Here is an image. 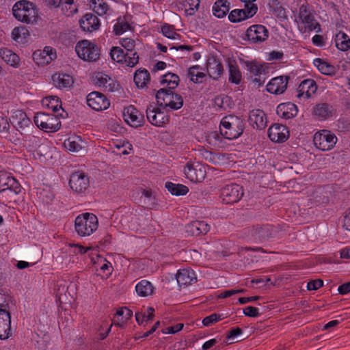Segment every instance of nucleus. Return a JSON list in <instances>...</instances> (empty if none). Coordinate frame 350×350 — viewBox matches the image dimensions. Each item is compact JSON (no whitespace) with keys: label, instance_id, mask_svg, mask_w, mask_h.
<instances>
[{"label":"nucleus","instance_id":"nucleus-55","mask_svg":"<svg viewBox=\"0 0 350 350\" xmlns=\"http://www.w3.org/2000/svg\"><path fill=\"white\" fill-rule=\"evenodd\" d=\"M221 319V314L213 313L205 317L202 320V323L204 326L209 327Z\"/></svg>","mask_w":350,"mask_h":350},{"label":"nucleus","instance_id":"nucleus-51","mask_svg":"<svg viewBox=\"0 0 350 350\" xmlns=\"http://www.w3.org/2000/svg\"><path fill=\"white\" fill-rule=\"evenodd\" d=\"M108 5L103 0H94L93 2V10L98 15L106 14Z\"/></svg>","mask_w":350,"mask_h":350},{"label":"nucleus","instance_id":"nucleus-50","mask_svg":"<svg viewBox=\"0 0 350 350\" xmlns=\"http://www.w3.org/2000/svg\"><path fill=\"white\" fill-rule=\"evenodd\" d=\"M42 104L51 109L53 112H57L61 107V102L55 96H49L42 100Z\"/></svg>","mask_w":350,"mask_h":350},{"label":"nucleus","instance_id":"nucleus-20","mask_svg":"<svg viewBox=\"0 0 350 350\" xmlns=\"http://www.w3.org/2000/svg\"><path fill=\"white\" fill-rule=\"evenodd\" d=\"M124 118L129 125L135 128L141 126L144 122L143 115L131 105L124 109Z\"/></svg>","mask_w":350,"mask_h":350},{"label":"nucleus","instance_id":"nucleus-16","mask_svg":"<svg viewBox=\"0 0 350 350\" xmlns=\"http://www.w3.org/2000/svg\"><path fill=\"white\" fill-rule=\"evenodd\" d=\"M246 36L253 43H260L267 39L268 31L262 25H254L247 29Z\"/></svg>","mask_w":350,"mask_h":350},{"label":"nucleus","instance_id":"nucleus-35","mask_svg":"<svg viewBox=\"0 0 350 350\" xmlns=\"http://www.w3.org/2000/svg\"><path fill=\"white\" fill-rule=\"evenodd\" d=\"M140 202L144 207L152 209L157 205V200L150 190L142 189Z\"/></svg>","mask_w":350,"mask_h":350},{"label":"nucleus","instance_id":"nucleus-19","mask_svg":"<svg viewBox=\"0 0 350 350\" xmlns=\"http://www.w3.org/2000/svg\"><path fill=\"white\" fill-rule=\"evenodd\" d=\"M268 136L272 142L281 143L288 139L289 132L286 126L275 124L269 129Z\"/></svg>","mask_w":350,"mask_h":350},{"label":"nucleus","instance_id":"nucleus-32","mask_svg":"<svg viewBox=\"0 0 350 350\" xmlns=\"http://www.w3.org/2000/svg\"><path fill=\"white\" fill-rule=\"evenodd\" d=\"M11 122L14 126L19 128L28 126L31 124V121L26 113L21 110H16L12 113Z\"/></svg>","mask_w":350,"mask_h":350},{"label":"nucleus","instance_id":"nucleus-39","mask_svg":"<svg viewBox=\"0 0 350 350\" xmlns=\"http://www.w3.org/2000/svg\"><path fill=\"white\" fill-rule=\"evenodd\" d=\"M29 36V32L25 27H15L12 31V38L18 43H25Z\"/></svg>","mask_w":350,"mask_h":350},{"label":"nucleus","instance_id":"nucleus-12","mask_svg":"<svg viewBox=\"0 0 350 350\" xmlns=\"http://www.w3.org/2000/svg\"><path fill=\"white\" fill-rule=\"evenodd\" d=\"M245 65L247 70L255 77L254 82L258 83V85L264 84L268 72V67L257 62H246Z\"/></svg>","mask_w":350,"mask_h":350},{"label":"nucleus","instance_id":"nucleus-31","mask_svg":"<svg viewBox=\"0 0 350 350\" xmlns=\"http://www.w3.org/2000/svg\"><path fill=\"white\" fill-rule=\"evenodd\" d=\"M297 113V106L292 103H281L277 107V114L283 118L290 119Z\"/></svg>","mask_w":350,"mask_h":350},{"label":"nucleus","instance_id":"nucleus-1","mask_svg":"<svg viewBox=\"0 0 350 350\" xmlns=\"http://www.w3.org/2000/svg\"><path fill=\"white\" fill-rule=\"evenodd\" d=\"M98 226V218L93 213H85L75 218V230L79 236L86 237L91 235L96 230Z\"/></svg>","mask_w":350,"mask_h":350},{"label":"nucleus","instance_id":"nucleus-42","mask_svg":"<svg viewBox=\"0 0 350 350\" xmlns=\"http://www.w3.org/2000/svg\"><path fill=\"white\" fill-rule=\"evenodd\" d=\"M165 188L172 195L175 196H184L189 191V189L187 186L181 184H175L172 182H167L165 183Z\"/></svg>","mask_w":350,"mask_h":350},{"label":"nucleus","instance_id":"nucleus-47","mask_svg":"<svg viewBox=\"0 0 350 350\" xmlns=\"http://www.w3.org/2000/svg\"><path fill=\"white\" fill-rule=\"evenodd\" d=\"M242 79L241 73L237 66L230 64H229V81L239 84Z\"/></svg>","mask_w":350,"mask_h":350},{"label":"nucleus","instance_id":"nucleus-4","mask_svg":"<svg viewBox=\"0 0 350 350\" xmlns=\"http://www.w3.org/2000/svg\"><path fill=\"white\" fill-rule=\"evenodd\" d=\"M156 99L159 106L170 107L174 110L179 109L183 105V99L180 94L165 88H161L157 91Z\"/></svg>","mask_w":350,"mask_h":350},{"label":"nucleus","instance_id":"nucleus-14","mask_svg":"<svg viewBox=\"0 0 350 350\" xmlns=\"http://www.w3.org/2000/svg\"><path fill=\"white\" fill-rule=\"evenodd\" d=\"M146 117L148 121L156 126H161L169 122V118L165 112L152 105L147 107Z\"/></svg>","mask_w":350,"mask_h":350},{"label":"nucleus","instance_id":"nucleus-10","mask_svg":"<svg viewBox=\"0 0 350 350\" xmlns=\"http://www.w3.org/2000/svg\"><path fill=\"white\" fill-rule=\"evenodd\" d=\"M111 59L118 63L124 62L126 66L133 67L139 61V56L137 53H132V56L129 53L124 54V51L120 47H113L110 51Z\"/></svg>","mask_w":350,"mask_h":350},{"label":"nucleus","instance_id":"nucleus-60","mask_svg":"<svg viewBox=\"0 0 350 350\" xmlns=\"http://www.w3.org/2000/svg\"><path fill=\"white\" fill-rule=\"evenodd\" d=\"M323 285V281L321 279L310 281L307 284V288L309 291L317 290Z\"/></svg>","mask_w":350,"mask_h":350},{"label":"nucleus","instance_id":"nucleus-25","mask_svg":"<svg viewBox=\"0 0 350 350\" xmlns=\"http://www.w3.org/2000/svg\"><path fill=\"white\" fill-rule=\"evenodd\" d=\"M317 90V84L313 79L304 80L298 87L297 96L298 98L304 96L308 98L316 92Z\"/></svg>","mask_w":350,"mask_h":350},{"label":"nucleus","instance_id":"nucleus-7","mask_svg":"<svg viewBox=\"0 0 350 350\" xmlns=\"http://www.w3.org/2000/svg\"><path fill=\"white\" fill-rule=\"evenodd\" d=\"M299 17L303 25V26H301V29L304 32H309L312 31H316L317 32L321 31V29L320 24L317 22L314 15L308 10L307 5H302L300 7Z\"/></svg>","mask_w":350,"mask_h":350},{"label":"nucleus","instance_id":"nucleus-46","mask_svg":"<svg viewBox=\"0 0 350 350\" xmlns=\"http://www.w3.org/2000/svg\"><path fill=\"white\" fill-rule=\"evenodd\" d=\"M202 68L200 66H193L191 67L188 70V76L190 77L191 80L196 83H202L204 78L205 77V74L200 71Z\"/></svg>","mask_w":350,"mask_h":350},{"label":"nucleus","instance_id":"nucleus-45","mask_svg":"<svg viewBox=\"0 0 350 350\" xmlns=\"http://www.w3.org/2000/svg\"><path fill=\"white\" fill-rule=\"evenodd\" d=\"M149 72L146 70H138L134 75V81L138 88H144L149 81Z\"/></svg>","mask_w":350,"mask_h":350},{"label":"nucleus","instance_id":"nucleus-8","mask_svg":"<svg viewBox=\"0 0 350 350\" xmlns=\"http://www.w3.org/2000/svg\"><path fill=\"white\" fill-rule=\"evenodd\" d=\"M314 144L319 150L326 151L332 149L337 142V137L329 131L323 130L315 133Z\"/></svg>","mask_w":350,"mask_h":350},{"label":"nucleus","instance_id":"nucleus-22","mask_svg":"<svg viewBox=\"0 0 350 350\" xmlns=\"http://www.w3.org/2000/svg\"><path fill=\"white\" fill-rule=\"evenodd\" d=\"M33 58L38 64H48L56 58V53L51 46H45L42 51H36Z\"/></svg>","mask_w":350,"mask_h":350},{"label":"nucleus","instance_id":"nucleus-54","mask_svg":"<svg viewBox=\"0 0 350 350\" xmlns=\"http://www.w3.org/2000/svg\"><path fill=\"white\" fill-rule=\"evenodd\" d=\"M49 153V147L44 143H40L33 151V155L35 157H38L40 159L41 157H45Z\"/></svg>","mask_w":350,"mask_h":350},{"label":"nucleus","instance_id":"nucleus-18","mask_svg":"<svg viewBox=\"0 0 350 350\" xmlns=\"http://www.w3.org/2000/svg\"><path fill=\"white\" fill-rule=\"evenodd\" d=\"M94 81L96 85L109 92H114L119 87V84L116 81L103 72L96 73Z\"/></svg>","mask_w":350,"mask_h":350},{"label":"nucleus","instance_id":"nucleus-40","mask_svg":"<svg viewBox=\"0 0 350 350\" xmlns=\"http://www.w3.org/2000/svg\"><path fill=\"white\" fill-rule=\"evenodd\" d=\"M313 113L315 116L325 119L332 114V107L327 103L317 104L313 109Z\"/></svg>","mask_w":350,"mask_h":350},{"label":"nucleus","instance_id":"nucleus-48","mask_svg":"<svg viewBox=\"0 0 350 350\" xmlns=\"http://www.w3.org/2000/svg\"><path fill=\"white\" fill-rule=\"evenodd\" d=\"M42 139L38 137L33 135H29L24 139V146L29 150V151L33 152L39 144L41 143Z\"/></svg>","mask_w":350,"mask_h":350},{"label":"nucleus","instance_id":"nucleus-53","mask_svg":"<svg viewBox=\"0 0 350 350\" xmlns=\"http://www.w3.org/2000/svg\"><path fill=\"white\" fill-rule=\"evenodd\" d=\"M130 25L124 21H118L113 27V31L116 35L122 34L124 32L129 29Z\"/></svg>","mask_w":350,"mask_h":350},{"label":"nucleus","instance_id":"nucleus-49","mask_svg":"<svg viewBox=\"0 0 350 350\" xmlns=\"http://www.w3.org/2000/svg\"><path fill=\"white\" fill-rule=\"evenodd\" d=\"M116 314L118 317H122V319H118V323L115 324L120 327H123L124 323L132 317L133 312L127 308H122L116 312Z\"/></svg>","mask_w":350,"mask_h":350},{"label":"nucleus","instance_id":"nucleus-33","mask_svg":"<svg viewBox=\"0 0 350 350\" xmlns=\"http://www.w3.org/2000/svg\"><path fill=\"white\" fill-rule=\"evenodd\" d=\"M0 56L1 59L10 66L17 68L20 64L18 56L8 49H0Z\"/></svg>","mask_w":350,"mask_h":350},{"label":"nucleus","instance_id":"nucleus-23","mask_svg":"<svg viewBox=\"0 0 350 350\" xmlns=\"http://www.w3.org/2000/svg\"><path fill=\"white\" fill-rule=\"evenodd\" d=\"M252 237L257 241H265L273 236V229L269 225L256 226L250 231Z\"/></svg>","mask_w":350,"mask_h":350},{"label":"nucleus","instance_id":"nucleus-59","mask_svg":"<svg viewBox=\"0 0 350 350\" xmlns=\"http://www.w3.org/2000/svg\"><path fill=\"white\" fill-rule=\"evenodd\" d=\"M243 314L250 317H256L259 316L258 309L253 306H247L243 310Z\"/></svg>","mask_w":350,"mask_h":350},{"label":"nucleus","instance_id":"nucleus-11","mask_svg":"<svg viewBox=\"0 0 350 350\" xmlns=\"http://www.w3.org/2000/svg\"><path fill=\"white\" fill-rule=\"evenodd\" d=\"M184 173L186 177L192 182H201L206 176L205 167L200 163H188L185 166Z\"/></svg>","mask_w":350,"mask_h":350},{"label":"nucleus","instance_id":"nucleus-13","mask_svg":"<svg viewBox=\"0 0 350 350\" xmlns=\"http://www.w3.org/2000/svg\"><path fill=\"white\" fill-rule=\"evenodd\" d=\"M256 4H245V9H235L229 14L228 18L232 23H238L252 17L257 12Z\"/></svg>","mask_w":350,"mask_h":350},{"label":"nucleus","instance_id":"nucleus-2","mask_svg":"<svg viewBox=\"0 0 350 350\" xmlns=\"http://www.w3.org/2000/svg\"><path fill=\"white\" fill-rule=\"evenodd\" d=\"M219 129L221 134L225 138L228 139H237L243 133V122L237 117H225L221 122Z\"/></svg>","mask_w":350,"mask_h":350},{"label":"nucleus","instance_id":"nucleus-57","mask_svg":"<svg viewBox=\"0 0 350 350\" xmlns=\"http://www.w3.org/2000/svg\"><path fill=\"white\" fill-rule=\"evenodd\" d=\"M0 193L2 194L3 197L8 198L10 201L15 200V197L20 193H15L11 187H5L0 189Z\"/></svg>","mask_w":350,"mask_h":350},{"label":"nucleus","instance_id":"nucleus-36","mask_svg":"<svg viewBox=\"0 0 350 350\" xmlns=\"http://www.w3.org/2000/svg\"><path fill=\"white\" fill-rule=\"evenodd\" d=\"M313 64L318 68V70L323 75H333L336 73L335 67L322 59H314Z\"/></svg>","mask_w":350,"mask_h":350},{"label":"nucleus","instance_id":"nucleus-43","mask_svg":"<svg viewBox=\"0 0 350 350\" xmlns=\"http://www.w3.org/2000/svg\"><path fill=\"white\" fill-rule=\"evenodd\" d=\"M335 43L336 47L340 51H345L350 49V38L343 32L336 34Z\"/></svg>","mask_w":350,"mask_h":350},{"label":"nucleus","instance_id":"nucleus-29","mask_svg":"<svg viewBox=\"0 0 350 350\" xmlns=\"http://www.w3.org/2000/svg\"><path fill=\"white\" fill-rule=\"evenodd\" d=\"M206 70L210 77L217 79L223 72V66L217 58L212 56L207 60Z\"/></svg>","mask_w":350,"mask_h":350},{"label":"nucleus","instance_id":"nucleus-28","mask_svg":"<svg viewBox=\"0 0 350 350\" xmlns=\"http://www.w3.org/2000/svg\"><path fill=\"white\" fill-rule=\"evenodd\" d=\"M11 187L15 193H21L22 187L13 176L5 172H0V189Z\"/></svg>","mask_w":350,"mask_h":350},{"label":"nucleus","instance_id":"nucleus-30","mask_svg":"<svg viewBox=\"0 0 350 350\" xmlns=\"http://www.w3.org/2000/svg\"><path fill=\"white\" fill-rule=\"evenodd\" d=\"M176 280L180 286H187L197 281L195 272L190 269H180L176 274Z\"/></svg>","mask_w":350,"mask_h":350},{"label":"nucleus","instance_id":"nucleus-41","mask_svg":"<svg viewBox=\"0 0 350 350\" xmlns=\"http://www.w3.org/2000/svg\"><path fill=\"white\" fill-rule=\"evenodd\" d=\"M135 290L138 295L147 297L152 294L153 286L150 282L144 280L137 284Z\"/></svg>","mask_w":350,"mask_h":350},{"label":"nucleus","instance_id":"nucleus-17","mask_svg":"<svg viewBox=\"0 0 350 350\" xmlns=\"http://www.w3.org/2000/svg\"><path fill=\"white\" fill-rule=\"evenodd\" d=\"M69 185L75 192L81 193L88 187L89 179L83 172H76L71 174Z\"/></svg>","mask_w":350,"mask_h":350},{"label":"nucleus","instance_id":"nucleus-9","mask_svg":"<svg viewBox=\"0 0 350 350\" xmlns=\"http://www.w3.org/2000/svg\"><path fill=\"white\" fill-rule=\"evenodd\" d=\"M243 196L242 187L237 184L226 185L221 190V197L226 204L235 203Z\"/></svg>","mask_w":350,"mask_h":350},{"label":"nucleus","instance_id":"nucleus-38","mask_svg":"<svg viewBox=\"0 0 350 350\" xmlns=\"http://www.w3.org/2000/svg\"><path fill=\"white\" fill-rule=\"evenodd\" d=\"M84 142L79 137H69L64 144L66 149L71 152H79L84 148Z\"/></svg>","mask_w":350,"mask_h":350},{"label":"nucleus","instance_id":"nucleus-24","mask_svg":"<svg viewBox=\"0 0 350 350\" xmlns=\"http://www.w3.org/2000/svg\"><path fill=\"white\" fill-rule=\"evenodd\" d=\"M249 122L250 125L256 129H262L267 125L265 113L260 109H253L250 112Z\"/></svg>","mask_w":350,"mask_h":350},{"label":"nucleus","instance_id":"nucleus-15","mask_svg":"<svg viewBox=\"0 0 350 350\" xmlns=\"http://www.w3.org/2000/svg\"><path fill=\"white\" fill-rule=\"evenodd\" d=\"M87 103L93 109L100 111L109 107V102L106 96L100 92H92L87 96Z\"/></svg>","mask_w":350,"mask_h":350},{"label":"nucleus","instance_id":"nucleus-34","mask_svg":"<svg viewBox=\"0 0 350 350\" xmlns=\"http://www.w3.org/2000/svg\"><path fill=\"white\" fill-rule=\"evenodd\" d=\"M53 84L59 88H66L72 85L73 83L72 78L65 74H55L52 77Z\"/></svg>","mask_w":350,"mask_h":350},{"label":"nucleus","instance_id":"nucleus-27","mask_svg":"<svg viewBox=\"0 0 350 350\" xmlns=\"http://www.w3.org/2000/svg\"><path fill=\"white\" fill-rule=\"evenodd\" d=\"M80 26L83 31L92 32L98 29L100 22L96 15L88 13L80 20Z\"/></svg>","mask_w":350,"mask_h":350},{"label":"nucleus","instance_id":"nucleus-64","mask_svg":"<svg viewBox=\"0 0 350 350\" xmlns=\"http://www.w3.org/2000/svg\"><path fill=\"white\" fill-rule=\"evenodd\" d=\"M342 226L346 230L350 232V209L347 211L344 217Z\"/></svg>","mask_w":350,"mask_h":350},{"label":"nucleus","instance_id":"nucleus-44","mask_svg":"<svg viewBox=\"0 0 350 350\" xmlns=\"http://www.w3.org/2000/svg\"><path fill=\"white\" fill-rule=\"evenodd\" d=\"M179 81V77L177 75L168 72L163 76L161 83L162 85L166 83L169 88L168 90H172L178 86Z\"/></svg>","mask_w":350,"mask_h":350},{"label":"nucleus","instance_id":"nucleus-61","mask_svg":"<svg viewBox=\"0 0 350 350\" xmlns=\"http://www.w3.org/2000/svg\"><path fill=\"white\" fill-rule=\"evenodd\" d=\"M199 235L206 234L210 230V226L204 221H196Z\"/></svg>","mask_w":350,"mask_h":350},{"label":"nucleus","instance_id":"nucleus-21","mask_svg":"<svg viewBox=\"0 0 350 350\" xmlns=\"http://www.w3.org/2000/svg\"><path fill=\"white\" fill-rule=\"evenodd\" d=\"M288 77L280 76L272 79L267 85V90L275 94H282L286 89Z\"/></svg>","mask_w":350,"mask_h":350},{"label":"nucleus","instance_id":"nucleus-3","mask_svg":"<svg viewBox=\"0 0 350 350\" xmlns=\"http://www.w3.org/2000/svg\"><path fill=\"white\" fill-rule=\"evenodd\" d=\"M14 17L26 23H33L36 21L37 12L32 3L23 0L16 2L12 8Z\"/></svg>","mask_w":350,"mask_h":350},{"label":"nucleus","instance_id":"nucleus-63","mask_svg":"<svg viewBox=\"0 0 350 350\" xmlns=\"http://www.w3.org/2000/svg\"><path fill=\"white\" fill-rule=\"evenodd\" d=\"M241 334H242V329L241 328H239V327L233 328L228 334V335L226 336V339L228 340H233L235 337L239 336Z\"/></svg>","mask_w":350,"mask_h":350},{"label":"nucleus","instance_id":"nucleus-62","mask_svg":"<svg viewBox=\"0 0 350 350\" xmlns=\"http://www.w3.org/2000/svg\"><path fill=\"white\" fill-rule=\"evenodd\" d=\"M186 230L188 233L193 236L199 235V232L198 230L196 221H193L186 226Z\"/></svg>","mask_w":350,"mask_h":350},{"label":"nucleus","instance_id":"nucleus-56","mask_svg":"<svg viewBox=\"0 0 350 350\" xmlns=\"http://www.w3.org/2000/svg\"><path fill=\"white\" fill-rule=\"evenodd\" d=\"M121 45L127 50V53L132 56V53H134L133 49L135 48V42L131 38H122L120 40Z\"/></svg>","mask_w":350,"mask_h":350},{"label":"nucleus","instance_id":"nucleus-37","mask_svg":"<svg viewBox=\"0 0 350 350\" xmlns=\"http://www.w3.org/2000/svg\"><path fill=\"white\" fill-rule=\"evenodd\" d=\"M230 9L227 0H217L213 6V14L218 18L224 17Z\"/></svg>","mask_w":350,"mask_h":350},{"label":"nucleus","instance_id":"nucleus-26","mask_svg":"<svg viewBox=\"0 0 350 350\" xmlns=\"http://www.w3.org/2000/svg\"><path fill=\"white\" fill-rule=\"evenodd\" d=\"M0 313V339L8 338L11 333V315L10 312Z\"/></svg>","mask_w":350,"mask_h":350},{"label":"nucleus","instance_id":"nucleus-52","mask_svg":"<svg viewBox=\"0 0 350 350\" xmlns=\"http://www.w3.org/2000/svg\"><path fill=\"white\" fill-rule=\"evenodd\" d=\"M163 34L170 39H176L179 35L176 32L174 26L165 25L161 28Z\"/></svg>","mask_w":350,"mask_h":350},{"label":"nucleus","instance_id":"nucleus-58","mask_svg":"<svg viewBox=\"0 0 350 350\" xmlns=\"http://www.w3.org/2000/svg\"><path fill=\"white\" fill-rule=\"evenodd\" d=\"M269 5L278 16L284 14V9L282 8L278 0H271L269 2Z\"/></svg>","mask_w":350,"mask_h":350},{"label":"nucleus","instance_id":"nucleus-6","mask_svg":"<svg viewBox=\"0 0 350 350\" xmlns=\"http://www.w3.org/2000/svg\"><path fill=\"white\" fill-rule=\"evenodd\" d=\"M34 122L38 127L46 132H55L60 129L61 126L57 116L44 112L36 113Z\"/></svg>","mask_w":350,"mask_h":350},{"label":"nucleus","instance_id":"nucleus-5","mask_svg":"<svg viewBox=\"0 0 350 350\" xmlns=\"http://www.w3.org/2000/svg\"><path fill=\"white\" fill-rule=\"evenodd\" d=\"M78 56L87 62H96L100 57V49L88 40L79 42L75 47Z\"/></svg>","mask_w":350,"mask_h":350}]
</instances>
